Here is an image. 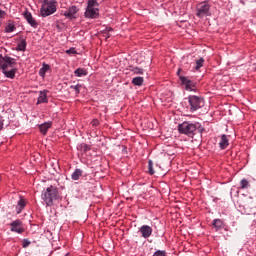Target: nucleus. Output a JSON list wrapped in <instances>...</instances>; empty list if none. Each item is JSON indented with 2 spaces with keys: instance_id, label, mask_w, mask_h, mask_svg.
<instances>
[{
  "instance_id": "obj_7",
  "label": "nucleus",
  "mask_w": 256,
  "mask_h": 256,
  "mask_svg": "<svg viewBox=\"0 0 256 256\" xmlns=\"http://www.w3.org/2000/svg\"><path fill=\"white\" fill-rule=\"evenodd\" d=\"M188 101L190 104V111H197V109H201L203 105H205V101L203 98L198 96H189Z\"/></svg>"
},
{
  "instance_id": "obj_3",
  "label": "nucleus",
  "mask_w": 256,
  "mask_h": 256,
  "mask_svg": "<svg viewBox=\"0 0 256 256\" xmlns=\"http://www.w3.org/2000/svg\"><path fill=\"white\" fill-rule=\"evenodd\" d=\"M99 2L97 0H89L86 11L84 13L87 19H97L99 17Z\"/></svg>"
},
{
  "instance_id": "obj_14",
  "label": "nucleus",
  "mask_w": 256,
  "mask_h": 256,
  "mask_svg": "<svg viewBox=\"0 0 256 256\" xmlns=\"http://www.w3.org/2000/svg\"><path fill=\"white\" fill-rule=\"evenodd\" d=\"M219 147L220 149H227V147H229V138L227 135L223 134L221 136Z\"/></svg>"
},
{
  "instance_id": "obj_10",
  "label": "nucleus",
  "mask_w": 256,
  "mask_h": 256,
  "mask_svg": "<svg viewBox=\"0 0 256 256\" xmlns=\"http://www.w3.org/2000/svg\"><path fill=\"white\" fill-rule=\"evenodd\" d=\"M22 15L27 21L28 25H31L33 29H37V27H39V23L37 22V20H35V18H33V14H31L29 10H25Z\"/></svg>"
},
{
  "instance_id": "obj_18",
  "label": "nucleus",
  "mask_w": 256,
  "mask_h": 256,
  "mask_svg": "<svg viewBox=\"0 0 256 256\" xmlns=\"http://www.w3.org/2000/svg\"><path fill=\"white\" fill-rule=\"evenodd\" d=\"M213 226L216 229V231H221V229L225 227V224L221 221V219H214Z\"/></svg>"
},
{
  "instance_id": "obj_31",
  "label": "nucleus",
  "mask_w": 256,
  "mask_h": 256,
  "mask_svg": "<svg viewBox=\"0 0 256 256\" xmlns=\"http://www.w3.org/2000/svg\"><path fill=\"white\" fill-rule=\"evenodd\" d=\"M107 32H104L103 37H105V39H109V37H111V33H113V28H106Z\"/></svg>"
},
{
  "instance_id": "obj_34",
  "label": "nucleus",
  "mask_w": 256,
  "mask_h": 256,
  "mask_svg": "<svg viewBox=\"0 0 256 256\" xmlns=\"http://www.w3.org/2000/svg\"><path fill=\"white\" fill-rule=\"evenodd\" d=\"M66 53L75 55V53H77V51L75 50V48H70V49L66 50Z\"/></svg>"
},
{
  "instance_id": "obj_30",
  "label": "nucleus",
  "mask_w": 256,
  "mask_h": 256,
  "mask_svg": "<svg viewBox=\"0 0 256 256\" xmlns=\"http://www.w3.org/2000/svg\"><path fill=\"white\" fill-rule=\"evenodd\" d=\"M148 173L149 175H155V170L153 169V160L148 161Z\"/></svg>"
},
{
  "instance_id": "obj_27",
  "label": "nucleus",
  "mask_w": 256,
  "mask_h": 256,
  "mask_svg": "<svg viewBox=\"0 0 256 256\" xmlns=\"http://www.w3.org/2000/svg\"><path fill=\"white\" fill-rule=\"evenodd\" d=\"M78 151H81L82 153H86V151H89V146L85 143H81L77 146Z\"/></svg>"
},
{
  "instance_id": "obj_38",
  "label": "nucleus",
  "mask_w": 256,
  "mask_h": 256,
  "mask_svg": "<svg viewBox=\"0 0 256 256\" xmlns=\"http://www.w3.org/2000/svg\"><path fill=\"white\" fill-rule=\"evenodd\" d=\"M65 256H69V253H66Z\"/></svg>"
},
{
  "instance_id": "obj_8",
  "label": "nucleus",
  "mask_w": 256,
  "mask_h": 256,
  "mask_svg": "<svg viewBox=\"0 0 256 256\" xmlns=\"http://www.w3.org/2000/svg\"><path fill=\"white\" fill-rule=\"evenodd\" d=\"M16 60L14 58H11L10 56H4L0 55V69L2 71H5L11 67H13V65H16Z\"/></svg>"
},
{
  "instance_id": "obj_23",
  "label": "nucleus",
  "mask_w": 256,
  "mask_h": 256,
  "mask_svg": "<svg viewBox=\"0 0 256 256\" xmlns=\"http://www.w3.org/2000/svg\"><path fill=\"white\" fill-rule=\"evenodd\" d=\"M75 77H85L87 75V70L83 68H78L74 71Z\"/></svg>"
},
{
  "instance_id": "obj_29",
  "label": "nucleus",
  "mask_w": 256,
  "mask_h": 256,
  "mask_svg": "<svg viewBox=\"0 0 256 256\" xmlns=\"http://www.w3.org/2000/svg\"><path fill=\"white\" fill-rule=\"evenodd\" d=\"M203 63H205V60L203 58L196 60L195 70L199 71V69L203 67Z\"/></svg>"
},
{
  "instance_id": "obj_1",
  "label": "nucleus",
  "mask_w": 256,
  "mask_h": 256,
  "mask_svg": "<svg viewBox=\"0 0 256 256\" xmlns=\"http://www.w3.org/2000/svg\"><path fill=\"white\" fill-rule=\"evenodd\" d=\"M41 199L44 201L46 207H53V202L61 199V195H59V188L53 185L49 186L42 192Z\"/></svg>"
},
{
  "instance_id": "obj_13",
  "label": "nucleus",
  "mask_w": 256,
  "mask_h": 256,
  "mask_svg": "<svg viewBox=\"0 0 256 256\" xmlns=\"http://www.w3.org/2000/svg\"><path fill=\"white\" fill-rule=\"evenodd\" d=\"M51 125H53V123L51 121L41 124L39 126L40 133H42V135H47V131H49V129H51Z\"/></svg>"
},
{
  "instance_id": "obj_15",
  "label": "nucleus",
  "mask_w": 256,
  "mask_h": 256,
  "mask_svg": "<svg viewBox=\"0 0 256 256\" xmlns=\"http://www.w3.org/2000/svg\"><path fill=\"white\" fill-rule=\"evenodd\" d=\"M3 75L7 77V79H15V74L17 73L16 68H11L10 70H3L2 71Z\"/></svg>"
},
{
  "instance_id": "obj_6",
  "label": "nucleus",
  "mask_w": 256,
  "mask_h": 256,
  "mask_svg": "<svg viewBox=\"0 0 256 256\" xmlns=\"http://www.w3.org/2000/svg\"><path fill=\"white\" fill-rule=\"evenodd\" d=\"M180 73H181V68L178 69L177 75H178L182 85H184L186 91H197V86H196L195 82L191 81V79H189V77L181 76Z\"/></svg>"
},
{
  "instance_id": "obj_11",
  "label": "nucleus",
  "mask_w": 256,
  "mask_h": 256,
  "mask_svg": "<svg viewBox=\"0 0 256 256\" xmlns=\"http://www.w3.org/2000/svg\"><path fill=\"white\" fill-rule=\"evenodd\" d=\"M139 233L143 237V239H149L151 235H153V228L149 225H142L139 228Z\"/></svg>"
},
{
  "instance_id": "obj_2",
  "label": "nucleus",
  "mask_w": 256,
  "mask_h": 256,
  "mask_svg": "<svg viewBox=\"0 0 256 256\" xmlns=\"http://www.w3.org/2000/svg\"><path fill=\"white\" fill-rule=\"evenodd\" d=\"M179 133L193 137L196 133H203V127L199 123L183 122L178 125Z\"/></svg>"
},
{
  "instance_id": "obj_37",
  "label": "nucleus",
  "mask_w": 256,
  "mask_h": 256,
  "mask_svg": "<svg viewBox=\"0 0 256 256\" xmlns=\"http://www.w3.org/2000/svg\"><path fill=\"white\" fill-rule=\"evenodd\" d=\"M3 125H4L3 120H0V131L1 129H3Z\"/></svg>"
},
{
  "instance_id": "obj_5",
  "label": "nucleus",
  "mask_w": 256,
  "mask_h": 256,
  "mask_svg": "<svg viewBox=\"0 0 256 256\" xmlns=\"http://www.w3.org/2000/svg\"><path fill=\"white\" fill-rule=\"evenodd\" d=\"M211 9V5H209L208 1L200 2L196 7V17H199L200 19H203V17H207L211 15L209 13Z\"/></svg>"
},
{
  "instance_id": "obj_19",
  "label": "nucleus",
  "mask_w": 256,
  "mask_h": 256,
  "mask_svg": "<svg viewBox=\"0 0 256 256\" xmlns=\"http://www.w3.org/2000/svg\"><path fill=\"white\" fill-rule=\"evenodd\" d=\"M81 175H83V170L75 169L71 175L72 181H79V177H81Z\"/></svg>"
},
{
  "instance_id": "obj_17",
  "label": "nucleus",
  "mask_w": 256,
  "mask_h": 256,
  "mask_svg": "<svg viewBox=\"0 0 256 256\" xmlns=\"http://www.w3.org/2000/svg\"><path fill=\"white\" fill-rule=\"evenodd\" d=\"M48 99H47V92L44 91H40L38 100H37V105H41V103H47Z\"/></svg>"
},
{
  "instance_id": "obj_22",
  "label": "nucleus",
  "mask_w": 256,
  "mask_h": 256,
  "mask_svg": "<svg viewBox=\"0 0 256 256\" xmlns=\"http://www.w3.org/2000/svg\"><path fill=\"white\" fill-rule=\"evenodd\" d=\"M145 81V79L143 77H135L132 79V83L136 86V87H141V85H143V82Z\"/></svg>"
},
{
  "instance_id": "obj_21",
  "label": "nucleus",
  "mask_w": 256,
  "mask_h": 256,
  "mask_svg": "<svg viewBox=\"0 0 256 256\" xmlns=\"http://www.w3.org/2000/svg\"><path fill=\"white\" fill-rule=\"evenodd\" d=\"M27 49V41L22 39L16 46V51H25Z\"/></svg>"
},
{
  "instance_id": "obj_4",
  "label": "nucleus",
  "mask_w": 256,
  "mask_h": 256,
  "mask_svg": "<svg viewBox=\"0 0 256 256\" xmlns=\"http://www.w3.org/2000/svg\"><path fill=\"white\" fill-rule=\"evenodd\" d=\"M57 11V5L55 1L44 0L40 13L42 17H49V15H53Z\"/></svg>"
},
{
  "instance_id": "obj_12",
  "label": "nucleus",
  "mask_w": 256,
  "mask_h": 256,
  "mask_svg": "<svg viewBox=\"0 0 256 256\" xmlns=\"http://www.w3.org/2000/svg\"><path fill=\"white\" fill-rule=\"evenodd\" d=\"M11 231L13 233H18L21 234L25 231V229H23V222H21V220H15L13 222H11Z\"/></svg>"
},
{
  "instance_id": "obj_35",
  "label": "nucleus",
  "mask_w": 256,
  "mask_h": 256,
  "mask_svg": "<svg viewBox=\"0 0 256 256\" xmlns=\"http://www.w3.org/2000/svg\"><path fill=\"white\" fill-rule=\"evenodd\" d=\"M91 125H92V127H97V126L99 125V120L94 119V120L91 122Z\"/></svg>"
},
{
  "instance_id": "obj_26",
  "label": "nucleus",
  "mask_w": 256,
  "mask_h": 256,
  "mask_svg": "<svg viewBox=\"0 0 256 256\" xmlns=\"http://www.w3.org/2000/svg\"><path fill=\"white\" fill-rule=\"evenodd\" d=\"M130 71L134 74V75H143L144 70L143 68L140 67H131Z\"/></svg>"
},
{
  "instance_id": "obj_33",
  "label": "nucleus",
  "mask_w": 256,
  "mask_h": 256,
  "mask_svg": "<svg viewBox=\"0 0 256 256\" xmlns=\"http://www.w3.org/2000/svg\"><path fill=\"white\" fill-rule=\"evenodd\" d=\"M31 245V241H29V239H24L23 240V244H22V247L24 249H27V247H29Z\"/></svg>"
},
{
  "instance_id": "obj_24",
  "label": "nucleus",
  "mask_w": 256,
  "mask_h": 256,
  "mask_svg": "<svg viewBox=\"0 0 256 256\" xmlns=\"http://www.w3.org/2000/svg\"><path fill=\"white\" fill-rule=\"evenodd\" d=\"M15 29H16L15 23L10 21L5 27V33H13Z\"/></svg>"
},
{
  "instance_id": "obj_32",
  "label": "nucleus",
  "mask_w": 256,
  "mask_h": 256,
  "mask_svg": "<svg viewBox=\"0 0 256 256\" xmlns=\"http://www.w3.org/2000/svg\"><path fill=\"white\" fill-rule=\"evenodd\" d=\"M152 256H167V252L165 250H157Z\"/></svg>"
},
{
  "instance_id": "obj_28",
  "label": "nucleus",
  "mask_w": 256,
  "mask_h": 256,
  "mask_svg": "<svg viewBox=\"0 0 256 256\" xmlns=\"http://www.w3.org/2000/svg\"><path fill=\"white\" fill-rule=\"evenodd\" d=\"M70 89H73L75 95H79L81 93V84L71 85Z\"/></svg>"
},
{
  "instance_id": "obj_36",
  "label": "nucleus",
  "mask_w": 256,
  "mask_h": 256,
  "mask_svg": "<svg viewBox=\"0 0 256 256\" xmlns=\"http://www.w3.org/2000/svg\"><path fill=\"white\" fill-rule=\"evenodd\" d=\"M5 15H7V12L0 9V19H5Z\"/></svg>"
},
{
  "instance_id": "obj_16",
  "label": "nucleus",
  "mask_w": 256,
  "mask_h": 256,
  "mask_svg": "<svg viewBox=\"0 0 256 256\" xmlns=\"http://www.w3.org/2000/svg\"><path fill=\"white\" fill-rule=\"evenodd\" d=\"M25 205H27V202L25 201V199L20 197V199L17 203V206H16L17 215H19V213H21V211H23L25 209Z\"/></svg>"
},
{
  "instance_id": "obj_25",
  "label": "nucleus",
  "mask_w": 256,
  "mask_h": 256,
  "mask_svg": "<svg viewBox=\"0 0 256 256\" xmlns=\"http://www.w3.org/2000/svg\"><path fill=\"white\" fill-rule=\"evenodd\" d=\"M249 187H251V184H249V180L243 178L241 181H240V189H249Z\"/></svg>"
},
{
  "instance_id": "obj_9",
  "label": "nucleus",
  "mask_w": 256,
  "mask_h": 256,
  "mask_svg": "<svg viewBox=\"0 0 256 256\" xmlns=\"http://www.w3.org/2000/svg\"><path fill=\"white\" fill-rule=\"evenodd\" d=\"M77 13H79V8L75 5L70 6L66 10L60 11V15L66 17V19H77Z\"/></svg>"
},
{
  "instance_id": "obj_20",
  "label": "nucleus",
  "mask_w": 256,
  "mask_h": 256,
  "mask_svg": "<svg viewBox=\"0 0 256 256\" xmlns=\"http://www.w3.org/2000/svg\"><path fill=\"white\" fill-rule=\"evenodd\" d=\"M49 69H51L49 64H43V66L40 68L39 75L40 77H42V79H45V74L47 73V71H49Z\"/></svg>"
}]
</instances>
